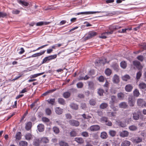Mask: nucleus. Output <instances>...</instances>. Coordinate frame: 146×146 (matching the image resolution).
Wrapping results in <instances>:
<instances>
[{"instance_id":"obj_1","label":"nucleus","mask_w":146,"mask_h":146,"mask_svg":"<svg viewBox=\"0 0 146 146\" xmlns=\"http://www.w3.org/2000/svg\"><path fill=\"white\" fill-rule=\"evenodd\" d=\"M108 13V12H106L105 11H86V12H83L78 13H77V15H79L81 14H85V15H89V14H93L96 13Z\"/></svg>"},{"instance_id":"obj_2","label":"nucleus","mask_w":146,"mask_h":146,"mask_svg":"<svg viewBox=\"0 0 146 146\" xmlns=\"http://www.w3.org/2000/svg\"><path fill=\"white\" fill-rule=\"evenodd\" d=\"M131 140L134 143H137L141 142L142 139L141 137L137 136L132 137L131 139Z\"/></svg>"},{"instance_id":"obj_3","label":"nucleus","mask_w":146,"mask_h":146,"mask_svg":"<svg viewBox=\"0 0 146 146\" xmlns=\"http://www.w3.org/2000/svg\"><path fill=\"white\" fill-rule=\"evenodd\" d=\"M113 32V31H111L110 32H105L101 34L100 36V37L103 39H105L108 37V35L112 34Z\"/></svg>"},{"instance_id":"obj_4","label":"nucleus","mask_w":146,"mask_h":146,"mask_svg":"<svg viewBox=\"0 0 146 146\" xmlns=\"http://www.w3.org/2000/svg\"><path fill=\"white\" fill-rule=\"evenodd\" d=\"M100 126L98 125H94L91 126L90 127V130L92 131H96L100 130Z\"/></svg>"},{"instance_id":"obj_5","label":"nucleus","mask_w":146,"mask_h":146,"mask_svg":"<svg viewBox=\"0 0 146 146\" xmlns=\"http://www.w3.org/2000/svg\"><path fill=\"white\" fill-rule=\"evenodd\" d=\"M69 122L71 125L76 127L78 126L80 124L78 121L74 119L69 120Z\"/></svg>"},{"instance_id":"obj_6","label":"nucleus","mask_w":146,"mask_h":146,"mask_svg":"<svg viewBox=\"0 0 146 146\" xmlns=\"http://www.w3.org/2000/svg\"><path fill=\"white\" fill-rule=\"evenodd\" d=\"M97 34L96 32L94 31L90 32L88 35L85 37L86 39H88L92 38L94 36H96Z\"/></svg>"},{"instance_id":"obj_7","label":"nucleus","mask_w":146,"mask_h":146,"mask_svg":"<svg viewBox=\"0 0 146 146\" xmlns=\"http://www.w3.org/2000/svg\"><path fill=\"white\" fill-rule=\"evenodd\" d=\"M45 51L46 50H44L42 51H41L37 53L32 55L31 56L29 57L28 58H30L31 57H35L40 56L44 54Z\"/></svg>"},{"instance_id":"obj_8","label":"nucleus","mask_w":146,"mask_h":146,"mask_svg":"<svg viewBox=\"0 0 146 146\" xmlns=\"http://www.w3.org/2000/svg\"><path fill=\"white\" fill-rule=\"evenodd\" d=\"M129 135L128 132L126 131H123L121 132L120 135L122 137H127Z\"/></svg>"},{"instance_id":"obj_9","label":"nucleus","mask_w":146,"mask_h":146,"mask_svg":"<svg viewBox=\"0 0 146 146\" xmlns=\"http://www.w3.org/2000/svg\"><path fill=\"white\" fill-rule=\"evenodd\" d=\"M17 2L20 5L22 6H27L28 5L29 3H28L25 1L24 0H17Z\"/></svg>"},{"instance_id":"obj_10","label":"nucleus","mask_w":146,"mask_h":146,"mask_svg":"<svg viewBox=\"0 0 146 146\" xmlns=\"http://www.w3.org/2000/svg\"><path fill=\"white\" fill-rule=\"evenodd\" d=\"M116 123L118 125L122 127H124L126 126V124L125 122L120 121L119 120L116 121Z\"/></svg>"},{"instance_id":"obj_11","label":"nucleus","mask_w":146,"mask_h":146,"mask_svg":"<svg viewBox=\"0 0 146 146\" xmlns=\"http://www.w3.org/2000/svg\"><path fill=\"white\" fill-rule=\"evenodd\" d=\"M113 83H117L119 82V78L118 76L115 74L113 78Z\"/></svg>"},{"instance_id":"obj_12","label":"nucleus","mask_w":146,"mask_h":146,"mask_svg":"<svg viewBox=\"0 0 146 146\" xmlns=\"http://www.w3.org/2000/svg\"><path fill=\"white\" fill-rule=\"evenodd\" d=\"M144 102L143 100L142 99H138L137 100V104L138 106L143 107L144 106Z\"/></svg>"},{"instance_id":"obj_13","label":"nucleus","mask_w":146,"mask_h":146,"mask_svg":"<svg viewBox=\"0 0 146 146\" xmlns=\"http://www.w3.org/2000/svg\"><path fill=\"white\" fill-rule=\"evenodd\" d=\"M55 110L56 113L58 115L61 114L63 112V109L59 107L56 108Z\"/></svg>"},{"instance_id":"obj_14","label":"nucleus","mask_w":146,"mask_h":146,"mask_svg":"<svg viewBox=\"0 0 146 146\" xmlns=\"http://www.w3.org/2000/svg\"><path fill=\"white\" fill-rule=\"evenodd\" d=\"M74 140L75 141L80 144H82L84 142V140L82 137H76Z\"/></svg>"},{"instance_id":"obj_15","label":"nucleus","mask_w":146,"mask_h":146,"mask_svg":"<svg viewBox=\"0 0 146 146\" xmlns=\"http://www.w3.org/2000/svg\"><path fill=\"white\" fill-rule=\"evenodd\" d=\"M128 104L131 107L133 106L135 104V102L133 100L132 97H130L128 99Z\"/></svg>"},{"instance_id":"obj_16","label":"nucleus","mask_w":146,"mask_h":146,"mask_svg":"<svg viewBox=\"0 0 146 146\" xmlns=\"http://www.w3.org/2000/svg\"><path fill=\"white\" fill-rule=\"evenodd\" d=\"M119 106V107L121 108L125 109L127 108V103L124 102H121L120 103Z\"/></svg>"},{"instance_id":"obj_17","label":"nucleus","mask_w":146,"mask_h":146,"mask_svg":"<svg viewBox=\"0 0 146 146\" xmlns=\"http://www.w3.org/2000/svg\"><path fill=\"white\" fill-rule=\"evenodd\" d=\"M39 132H42L44 129V125L42 124H39L37 126Z\"/></svg>"},{"instance_id":"obj_18","label":"nucleus","mask_w":146,"mask_h":146,"mask_svg":"<svg viewBox=\"0 0 146 146\" xmlns=\"http://www.w3.org/2000/svg\"><path fill=\"white\" fill-rule=\"evenodd\" d=\"M133 88V87L131 85L128 84L125 86V89L127 92H129L132 90Z\"/></svg>"},{"instance_id":"obj_19","label":"nucleus","mask_w":146,"mask_h":146,"mask_svg":"<svg viewBox=\"0 0 146 146\" xmlns=\"http://www.w3.org/2000/svg\"><path fill=\"white\" fill-rule=\"evenodd\" d=\"M32 126V122L31 121L28 122V123H27L26 125V126H25L26 129L27 130L29 131L31 128Z\"/></svg>"},{"instance_id":"obj_20","label":"nucleus","mask_w":146,"mask_h":146,"mask_svg":"<svg viewBox=\"0 0 146 146\" xmlns=\"http://www.w3.org/2000/svg\"><path fill=\"white\" fill-rule=\"evenodd\" d=\"M111 100L110 101V105L114 104L115 101L116 100V97L114 96H112L111 97Z\"/></svg>"},{"instance_id":"obj_21","label":"nucleus","mask_w":146,"mask_h":146,"mask_svg":"<svg viewBox=\"0 0 146 146\" xmlns=\"http://www.w3.org/2000/svg\"><path fill=\"white\" fill-rule=\"evenodd\" d=\"M133 117L134 120H138L139 118V115L137 113L133 112Z\"/></svg>"},{"instance_id":"obj_22","label":"nucleus","mask_w":146,"mask_h":146,"mask_svg":"<svg viewBox=\"0 0 146 146\" xmlns=\"http://www.w3.org/2000/svg\"><path fill=\"white\" fill-rule=\"evenodd\" d=\"M139 89H144L146 88V84L143 82L140 83L139 85Z\"/></svg>"},{"instance_id":"obj_23","label":"nucleus","mask_w":146,"mask_h":146,"mask_svg":"<svg viewBox=\"0 0 146 146\" xmlns=\"http://www.w3.org/2000/svg\"><path fill=\"white\" fill-rule=\"evenodd\" d=\"M130 142L128 141L125 140L122 142L121 143V146H129Z\"/></svg>"},{"instance_id":"obj_24","label":"nucleus","mask_w":146,"mask_h":146,"mask_svg":"<svg viewBox=\"0 0 146 146\" xmlns=\"http://www.w3.org/2000/svg\"><path fill=\"white\" fill-rule=\"evenodd\" d=\"M25 138L27 140H30L33 138L32 135L29 133H28L26 134L25 136Z\"/></svg>"},{"instance_id":"obj_25","label":"nucleus","mask_w":146,"mask_h":146,"mask_svg":"<svg viewBox=\"0 0 146 146\" xmlns=\"http://www.w3.org/2000/svg\"><path fill=\"white\" fill-rule=\"evenodd\" d=\"M56 90V89H54L49 90L46 92L45 93H43L42 94V96H46L48 95L50 93L53 92H54Z\"/></svg>"},{"instance_id":"obj_26","label":"nucleus","mask_w":146,"mask_h":146,"mask_svg":"<svg viewBox=\"0 0 146 146\" xmlns=\"http://www.w3.org/2000/svg\"><path fill=\"white\" fill-rule=\"evenodd\" d=\"M59 145L60 146H68V143L64 141H61L59 142Z\"/></svg>"},{"instance_id":"obj_27","label":"nucleus","mask_w":146,"mask_h":146,"mask_svg":"<svg viewBox=\"0 0 146 146\" xmlns=\"http://www.w3.org/2000/svg\"><path fill=\"white\" fill-rule=\"evenodd\" d=\"M70 106L71 108L75 110H76L78 109V105L74 103H71L70 105Z\"/></svg>"},{"instance_id":"obj_28","label":"nucleus","mask_w":146,"mask_h":146,"mask_svg":"<svg viewBox=\"0 0 146 146\" xmlns=\"http://www.w3.org/2000/svg\"><path fill=\"white\" fill-rule=\"evenodd\" d=\"M49 24L48 22L44 21H40L37 23H36V26H41L44 25H47Z\"/></svg>"},{"instance_id":"obj_29","label":"nucleus","mask_w":146,"mask_h":146,"mask_svg":"<svg viewBox=\"0 0 146 146\" xmlns=\"http://www.w3.org/2000/svg\"><path fill=\"white\" fill-rule=\"evenodd\" d=\"M108 106V105L107 103H103L100 105V108L101 109H104L106 108Z\"/></svg>"},{"instance_id":"obj_30","label":"nucleus","mask_w":146,"mask_h":146,"mask_svg":"<svg viewBox=\"0 0 146 146\" xmlns=\"http://www.w3.org/2000/svg\"><path fill=\"white\" fill-rule=\"evenodd\" d=\"M124 94L122 92L118 93L117 94V96L119 100H122L124 97Z\"/></svg>"},{"instance_id":"obj_31","label":"nucleus","mask_w":146,"mask_h":146,"mask_svg":"<svg viewBox=\"0 0 146 146\" xmlns=\"http://www.w3.org/2000/svg\"><path fill=\"white\" fill-rule=\"evenodd\" d=\"M58 103L61 105H64L65 104V100L62 98H60L58 99Z\"/></svg>"},{"instance_id":"obj_32","label":"nucleus","mask_w":146,"mask_h":146,"mask_svg":"<svg viewBox=\"0 0 146 146\" xmlns=\"http://www.w3.org/2000/svg\"><path fill=\"white\" fill-rule=\"evenodd\" d=\"M133 94L134 96L136 97H138L140 95V93L139 92V90L137 89H135L134 90Z\"/></svg>"},{"instance_id":"obj_33","label":"nucleus","mask_w":146,"mask_h":146,"mask_svg":"<svg viewBox=\"0 0 146 146\" xmlns=\"http://www.w3.org/2000/svg\"><path fill=\"white\" fill-rule=\"evenodd\" d=\"M70 96V92H64L63 94V97L66 98H68Z\"/></svg>"},{"instance_id":"obj_34","label":"nucleus","mask_w":146,"mask_h":146,"mask_svg":"<svg viewBox=\"0 0 146 146\" xmlns=\"http://www.w3.org/2000/svg\"><path fill=\"white\" fill-rule=\"evenodd\" d=\"M21 132H18L16 133L15 138L16 140H19L21 139Z\"/></svg>"},{"instance_id":"obj_35","label":"nucleus","mask_w":146,"mask_h":146,"mask_svg":"<svg viewBox=\"0 0 146 146\" xmlns=\"http://www.w3.org/2000/svg\"><path fill=\"white\" fill-rule=\"evenodd\" d=\"M133 64L137 68H139L140 67V63L139 61L135 60L133 62Z\"/></svg>"},{"instance_id":"obj_36","label":"nucleus","mask_w":146,"mask_h":146,"mask_svg":"<svg viewBox=\"0 0 146 146\" xmlns=\"http://www.w3.org/2000/svg\"><path fill=\"white\" fill-rule=\"evenodd\" d=\"M100 137L102 139H105L107 137L108 135L106 132H103L101 133Z\"/></svg>"},{"instance_id":"obj_37","label":"nucleus","mask_w":146,"mask_h":146,"mask_svg":"<svg viewBox=\"0 0 146 146\" xmlns=\"http://www.w3.org/2000/svg\"><path fill=\"white\" fill-rule=\"evenodd\" d=\"M129 129L131 131H134L137 130V128L136 126L134 125H133L129 126Z\"/></svg>"},{"instance_id":"obj_38","label":"nucleus","mask_w":146,"mask_h":146,"mask_svg":"<svg viewBox=\"0 0 146 146\" xmlns=\"http://www.w3.org/2000/svg\"><path fill=\"white\" fill-rule=\"evenodd\" d=\"M47 57L48 58V61H49L56 58L57 57V55L54 54L53 55H51Z\"/></svg>"},{"instance_id":"obj_39","label":"nucleus","mask_w":146,"mask_h":146,"mask_svg":"<svg viewBox=\"0 0 146 146\" xmlns=\"http://www.w3.org/2000/svg\"><path fill=\"white\" fill-rule=\"evenodd\" d=\"M130 77L128 75H126L122 77V79L123 80L125 81H127L129 79Z\"/></svg>"},{"instance_id":"obj_40","label":"nucleus","mask_w":146,"mask_h":146,"mask_svg":"<svg viewBox=\"0 0 146 146\" xmlns=\"http://www.w3.org/2000/svg\"><path fill=\"white\" fill-rule=\"evenodd\" d=\"M44 73V72H42V73H41L36 74H34L33 75H31L30 76V78H36L39 76L42 75Z\"/></svg>"},{"instance_id":"obj_41","label":"nucleus","mask_w":146,"mask_h":146,"mask_svg":"<svg viewBox=\"0 0 146 146\" xmlns=\"http://www.w3.org/2000/svg\"><path fill=\"white\" fill-rule=\"evenodd\" d=\"M41 141L43 143H46L49 142V140L47 138L44 137L41 139Z\"/></svg>"},{"instance_id":"obj_42","label":"nucleus","mask_w":146,"mask_h":146,"mask_svg":"<svg viewBox=\"0 0 146 146\" xmlns=\"http://www.w3.org/2000/svg\"><path fill=\"white\" fill-rule=\"evenodd\" d=\"M27 143L26 141H21L19 143V146H27Z\"/></svg>"},{"instance_id":"obj_43","label":"nucleus","mask_w":146,"mask_h":146,"mask_svg":"<svg viewBox=\"0 0 146 146\" xmlns=\"http://www.w3.org/2000/svg\"><path fill=\"white\" fill-rule=\"evenodd\" d=\"M99 63H100V65H104L107 62L106 59H99Z\"/></svg>"},{"instance_id":"obj_44","label":"nucleus","mask_w":146,"mask_h":146,"mask_svg":"<svg viewBox=\"0 0 146 146\" xmlns=\"http://www.w3.org/2000/svg\"><path fill=\"white\" fill-rule=\"evenodd\" d=\"M77 134L76 131L72 130V131L70 133V135L71 137H74L77 135Z\"/></svg>"},{"instance_id":"obj_45","label":"nucleus","mask_w":146,"mask_h":146,"mask_svg":"<svg viewBox=\"0 0 146 146\" xmlns=\"http://www.w3.org/2000/svg\"><path fill=\"white\" fill-rule=\"evenodd\" d=\"M120 66L121 68H125L127 66L126 63L125 61H122L120 63Z\"/></svg>"},{"instance_id":"obj_46","label":"nucleus","mask_w":146,"mask_h":146,"mask_svg":"<svg viewBox=\"0 0 146 146\" xmlns=\"http://www.w3.org/2000/svg\"><path fill=\"white\" fill-rule=\"evenodd\" d=\"M89 88L90 89H92L94 88V84L91 81L88 82Z\"/></svg>"},{"instance_id":"obj_47","label":"nucleus","mask_w":146,"mask_h":146,"mask_svg":"<svg viewBox=\"0 0 146 146\" xmlns=\"http://www.w3.org/2000/svg\"><path fill=\"white\" fill-rule=\"evenodd\" d=\"M105 72L107 76H110L111 73V70L109 68H107L105 70Z\"/></svg>"},{"instance_id":"obj_48","label":"nucleus","mask_w":146,"mask_h":146,"mask_svg":"<svg viewBox=\"0 0 146 146\" xmlns=\"http://www.w3.org/2000/svg\"><path fill=\"white\" fill-rule=\"evenodd\" d=\"M20 12V11L17 9H14L12 11V13L13 14L15 15L18 14Z\"/></svg>"},{"instance_id":"obj_49","label":"nucleus","mask_w":146,"mask_h":146,"mask_svg":"<svg viewBox=\"0 0 146 146\" xmlns=\"http://www.w3.org/2000/svg\"><path fill=\"white\" fill-rule=\"evenodd\" d=\"M55 99H50L47 100L48 103L52 105H53L55 102Z\"/></svg>"},{"instance_id":"obj_50","label":"nucleus","mask_w":146,"mask_h":146,"mask_svg":"<svg viewBox=\"0 0 146 146\" xmlns=\"http://www.w3.org/2000/svg\"><path fill=\"white\" fill-rule=\"evenodd\" d=\"M142 75L141 72V71H139L137 74H136V79L137 80L139 79L141 77V76Z\"/></svg>"},{"instance_id":"obj_51","label":"nucleus","mask_w":146,"mask_h":146,"mask_svg":"<svg viewBox=\"0 0 146 146\" xmlns=\"http://www.w3.org/2000/svg\"><path fill=\"white\" fill-rule=\"evenodd\" d=\"M54 132L56 134L59 133V130L58 128L56 127H54L53 128Z\"/></svg>"},{"instance_id":"obj_52","label":"nucleus","mask_w":146,"mask_h":146,"mask_svg":"<svg viewBox=\"0 0 146 146\" xmlns=\"http://www.w3.org/2000/svg\"><path fill=\"white\" fill-rule=\"evenodd\" d=\"M110 135L112 137H114L116 134V132L113 130H110L109 132Z\"/></svg>"},{"instance_id":"obj_53","label":"nucleus","mask_w":146,"mask_h":146,"mask_svg":"<svg viewBox=\"0 0 146 146\" xmlns=\"http://www.w3.org/2000/svg\"><path fill=\"white\" fill-rule=\"evenodd\" d=\"M110 107L114 111H117L118 110V107H114V104L110 105Z\"/></svg>"},{"instance_id":"obj_54","label":"nucleus","mask_w":146,"mask_h":146,"mask_svg":"<svg viewBox=\"0 0 146 146\" xmlns=\"http://www.w3.org/2000/svg\"><path fill=\"white\" fill-rule=\"evenodd\" d=\"M39 141L38 139H35L33 142V144L35 146H37L39 145Z\"/></svg>"},{"instance_id":"obj_55","label":"nucleus","mask_w":146,"mask_h":146,"mask_svg":"<svg viewBox=\"0 0 146 146\" xmlns=\"http://www.w3.org/2000/svg\"><path fill=\"white\" fill-rule=\"evenodd\" d=\"M89 103L90 105L94 106L96 104V102L94 99H91L90 100Z\"/></svg>"},{"instance_id":"obj_56","label":"nucleus","mask_w":146,"mask_h":146,"mask_svg":"<svg viewBox=\"0 0 146 146\" xmlns=\"http://www.w3.org/2000/svg\"><path fill=\"white\" fill-rule=\"evenodd\" d=\"M76 86L78 88H81L83 86V84L82 82H79L77 84Z\"/></svg>"},{"instance_id":"obj_57","label":"nucleus","mask_w":146,"mask_h":146,"mask_svg":"<svg viewBox=\"0 0 146 146\" xmlns=\"http://www.w3.org/2000/svg\"><path fill=\"white\" fill-rule=\"evenodd\" d=\"M81 135L82 136L85 137H87L89 136L88 133L86 131H84L82 133Z\"/></svg>"},{"instance_id":"obj_58","label":"nucleus","mask_w":146,"mask_h":146,"mask_svg":"<svg viewBox=\"0 0 146 146\" xmlns=\"http://www.w3.org/2000/svg\"><path fill=\"white\" fill-rule=\"evenodd\" d=\"M104 91L103 89H99L98 91V94L100 96H102L103 95Z\"/></svg>"},{"instance_id":"obj_59","label":"nucleus","mask_w":146,"mask_h":146,"mask_svg":"<svg viewBox=\"0 0 146 146\" xmlns=\"http://www.w3.org/2000/svg\"><path fill=\"white\" fill-rule=\"evenodd\" d=\"M46 113L48 115H50L51 113V110L49 108H47L45 110Z\"/></svg>"},{"instance_id":"obj_60","label":"nucleus","mask_w":146,"mask_h":146,"mask_svg":"<svg viewBox=\"0 0 146 146\" xmlns=\"http://www.w3.org/2000/svg\"><path fill=\"white\" fill-rule=\"evenodd\" d=\"M62 44H55L51 46V48L53 49H55L56 48L60 47Z\"/></svg>"},{"instance_id":"obj_61","label":"nucleus","mask_w":146,"mask_h":146,"mask_svg":"<svg viewBox=\"0 0 146 146\" xmlns=\"http://www.w3.org/2000/svg\"><path fill=\"white\" fill-rule=\"evenodd\" d=\"M137 59L138 60H139L142 62V61H143V59H144V58H143V57L142 56L140 55V56H138L137 57Z\"/></svg>"},{"instance_id":"obj_62","label":"nucleus","mask_w":146,"mask_h":146,"mask_svg":"<svg viewBox=\"0 0 146 146\" xmlns=\"http://www.w3.org/2000/svg\"><path fill=\"white\" fill-rule=\"evenodd\" d=\"M37 100L35 101L33 103L30 105V107L31 109L33 108L35 106H36V104L37 102Z\"/></svg>"},{"instance_id":"obj_63","label":"nucleus","mask_w":146,"mask_h":146,"mask_svg":"<svg viewBox=\"0 0 146 146\" xmlns=\"http://www.w3.org/2000/svg\"><path fill=\"white\" fill-rule=\"evenodd\" d=\"M42 120L44 122H48L49 121V119L48 118L46 117H42Z\"/></svg>"},{"instance_id":"obj_64","label":"nucleus","mask_w":146,"mask_h":146,"mask_svg":"<svg viewBox=\"0 0 146 146\" xmlns=\"http://www.w3.org/2000/svg\"><path fill=\"white\" fill-rule=\"evenodd\" d=\"M96 112L98 115L100 116H101L103 115L102 112L100 110H97Z\"/></svg>"}]
</instances>
